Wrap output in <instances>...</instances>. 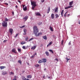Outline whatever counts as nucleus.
<instances>
[{
    "mask_svg": "<svg viewBox=\"0 0 80 80\" xmlns=\"http://www.w3.org/2000/svg\"><path fill=\"white\" fill-rule=\"evenodd\" d=\"M35 7H33V6L32 7V10H33L34 9V8H35Z\"/></svg>",
    "mask_w": 80,
    "mask_h": 80,
    "instance_id": "nucleus-49",
    "label": "nucleus"
},
{
    "mask_svg": "<svg viewBox=\"0 0 80 80\" xmlns=\"http://www.w3.org/2000/svg\"><path fill=\"white\" fill-rule=\"evenodd\" d=\"M12 14L13 15H14V12H12Z\"/></svg>",
    "mask_w": 80,
    "mask_h": 80,
    "instance_id": "nucleus-52",
    "label": "nucleus"
},
{
    "mask_svg": "<svg viewBox=\"0 0 80 80\" xmlns=\"http://www.w3.org/2000/svg\"><path fill=\"white\" fill-rule=\"evenodd\" d=\"M58 8H55V12H56V13H57L58 12Z\"/></svg>",
    "mask_w": 80,
    "mask_h": 80,
    "instance_id": "nucleus-22",
    "label": "nucleus"
},
{
    "mask_svg": "<svg viewBox=\"0 0 80 80\" xmlns=\"http://www.w3.org/2000/svg\"><path fill=\"white\" fill-rule=\"evenodd\" d=\"M2 24L3 27H7V22L4 21Z\"/></svg>",
    "mask_w": 80,
    "mask_h": 80,
    "instance_id": "nucleus-3",
    "label": "nucleus"
},
{
    "mask_svg": "<svg viewBox=\"0 0 80 80\" xmlns=\"http://www.w3.org/2000/svg\"><path fill=\"white\" fill-rule=\"evenodd\" d=\"M63 42H64L63 40H62L61 41V44L62 45H63Z\"/></svg>",
    "mask_w": 80,
    "mask_h": 80,
    "instance_id": "nucleus-42",
    "label": "nucleus"
},
{
    "mask_svg": "<svg viewBox=\"0 0 80 80\" xmlns=\"http://www.w3.org/2000/svg\"><path fill=\"white\" fill-rule=\"evenodd\" d=\"M52 42H51L49 44H48L47 46V47H49V46H50V45H52Z\"/></svg>",
    "mask_w": 80,
    "mask_h": 80,
    "instance_id": "nucleus-17",
    "label": "nucleus"
},
{
    "mask_svg": "<svg viewBox=\"0 0 80 80\" xmlns=\"http://www.w3.org/2000/svg\"><path fill=\"white\" fill-rule=\"evenodd\" d=\"M49 52H51L53 54V52L52 51V50L50 49L49 50Z\"/></svg>",
    "mask_w": 80,
    "mask_h": 80,
    "instance_id": "nucleus-38",
    "label": "nucleus"
},
{
    "mask_svg": "<svg viewBox=\"0 0 80 80\" xmlns=\"http://www.w3.org/2000/svg\"><path fill=\"white\" fill-rule=\"evenodd\" d=\"M28 18V16H25L23 18V19L24 20L25 22H26V21H27V20Z\"/></svg>",
    "mask_w": 80,
    "mask_h": 80,
    "instance_id": "nucleus-4",
    "label": "nucleus"
},
{
    "mask_svg": "<svg viewBox=\"0 0 80 80\" xmlns=\"http://www.w3.org/2000/svg\"><path fill=\"white\" fill-rule=\"evenodd\" d=\"M73 1H71L69 3V5H70V6H72V5H73Z\"/></svg>",
    "mask_w": 80,
    "mask_h": 80,
    "instance_id": "nucleus-16",
    "label": "nucleus"
},
{
    "mask_svg": "<svg viewBox=\"0 0 80 80\" xmlns=\"http://www.w3.org/2000/svg\"><path fill=\"white\" fill-rule=\"evenodd\" d=\"M27 65H30V64L29 63H27Z\"/></svg>",
    "mask_w": 80,
    "mask_h": 80,
    "instance_id": "nucleus-57",
    "label": "nucleus"
},
{
    "mask_svg": "<svg viewBox=\"0 0 80 80\" xmlns=\"http://www.w3.org/2000/svg\"><path fill=\"white\" fill-rule=\"evenodd\" d=\"M45 53H46V55H47V56H48V55H49V53H48V52H46Z\"/></svg>",
    "mask_w": 80,
    "mask_h": 80,
    "instance_id": "nucleus-30",
    "label": "nucleus"
},
{
    "mask_svg": "<svg viewBox=\"0 0 80 80\" xmlns=\"http://www.w3.org/2000/svg\"><path fill=\"white\" fill-rule=\"evenodd\" d=\"M22 48H23V49H24L25 50V49H26V48H25V46H23Z\"/></svg>",
    "mask_w": 80,
    "mask_h": 80,
    "instance_id": "nucleus-44",
    "label": "nucleus"
},
{
    "mask_svg": "<svg viewBox=\"0 0 80 80\" xmlns=\"http://www.w3.org/2000/svg\"><path fill=\"white\" fill-rule=\"evenodd\" d=\"M24 7L25 5H23V10H24V11H26V10H27V7L25 6V7L24 8Z\"/></svg>",
    "mask_w": 80,
    "mask_h": 80,
    "instance_id": "nucleus-7",
    "label": "nucleus"
},
{
    "mask_svg": "<svg viewBox=\"0 0 80 80\" xmlns=\"http://www.w3.org/2000/svg\"><path fill=\"white\" fill-rule=\"evenodd\" d=\"M37 55V53L35 52L34 55L35 56V55Z\"/></svg>",
    "mask_w": 80,
    "mask_h": 80,
    "instance_id": "nucleus-55",
    "label": "nucleus"
},
{
    "mask_svg": "<svg viewBox=\"0 0 80 80\" xmlns=\"http://www.w3.org/2000/svg\"><path fill=\"white\" fill-rule=\"evenodd\" d=\"M23 31L24 33V35H26V33H27V29H23Z\"/></svg>",
    "mask_w": 80,
    "mask_h": 80,
    "instance_id": "nucleus-13",
    "label": "nucleus"
},
{
    "mask_svg": "<svg viewBox=\"0 0 80 80\" xmlns=\"http://www.w3.org/2000/svg\"><path fill=\"white\" fill-rule=\"evenodd\" d=\"M51 18L53 19L54 18V14H51Z\"/></svg>",
    "mask_w": 80,
    "mask_h": 80,
    "instance_id": "nucleus-20",
    "label": "nucleus"
},
{
    "mask_svg": "<svg viewBox=\"0 0 80 80\" xmlns=\"http://www.w3.org/2000/svg\"><path fill=\"white\" fill-rule=\"evenodd\" d=\"M5 21H6V22H7V21H8V20H9V19H7V18H5Z\"/></svg>",
    "mask_w": 80,
    "mask_h": 80,
    "instance_id": "nucleus-34",
    "label": "nucleus"
},
{
    "mask_svg": "<svg viewBox=\"0 0 80 80\" xmlns=\"http://www.w3.org/2000/svg\"><path fill=\"white\" fill-rule=\"evenodd\" d=\"M48 78H50V77H48Z\"/></svg>",
    "mask_w": 80,
    "mask_h": 80,
    "instance_id": "nucleus-60",
    "label": "nucleus"
},
{
    "mask_svg": "<svg viewBox=\"0 0 80 80\" xmlns=\"http://www.w3.org/2000/svg\"><path fill=\"white\" fill-rule=\"evenodd\" d=\"M45 2V0H41V2L43 3V2Z\"/></svg>",
    "mask_w": 80,
    "mask_h": 80,
    "instance_id": "nucleus-50",
    "label": "nucleus"
},
{
    "mask_svg": "<svg viewBox=\"0 0 80 80\" xmlns=\"http://www.w3.org/2000/svg\"><path fill=\"white\" fill-rule=\"evenodd\" d=\"M71 7H72V6H69L65 8V9H68V8H71Z\"/></svg>",
    "mask_w": 80,
    "mask_h": 80,
    "instance_id": "nucleus-18",
    "label": "nucleus"
},
{
    "mask_svg": "<svg viewBox=\"0 0 80 80\" xmlns=\"http://www.w3.org/2000/svg\"><path fill=\"white\" fill-rule=\"evenodd\" d=\"M42 62L43 63H45V62H47V59L46 58H42Z\"/></svg>",
    "mask_w": 80,
    "mask_h": 80,
    "instance_id": "nucleus-6",
    "label": "nucleus"
},
{
    "mask_svg": "<svg viewBox=\"0 0 80 80\" xmlns=\"http://www.w3.org/2000/svg\"><path fill=\"white\" fill-rule=\"evenodd\" d=\"M13 30L12 29L10 28L9 29V32L10 33H11V34L12 35V33H13Z\"/></svg>",
    "mask_w": 80,
    "mask_h": 80,
    "instance_id": "nucleus-5",
    "label": "nucleus"
},
{
    "mask_svg": "<svg viewBox=\"0 0 80 80\" xmlns=\"http://www.w3.org/2000/svg\"><path fill=\"white\" fill-rule=\"evenodd\" d=\"M50 29L52 32H53V28H52V26L50 27Z\"/></svg>",
    "mask_w": 80,
    "mask_h": 80,
    "instance_id": "nucleus-15",
    "label": "nucleus"
},
{
    "mask_svg": "<svg viewBox=\"0 0 80 80\" xmlns=\"http://www.w3.org/2000/svg\"><path fill=\"white\" fill-rule=\"evenodd\" d=\"M18 2H19V3H20L21 2L20 1H18Z\"/></svg>",
    "mask_w": 80,
    "mask_h": 80,
    "instance_id": "nucleus-58",
    "label": "nucleus"
},
{
    "mask_svg": "<svg viewBox=\"0 0 80 80\" xmlns=\"http://www.w3.org/2000/svg\"><path fill=\"white\" fill-rule=\"evenodd\" d=\"M34 38H32L31 39H30L29 40V42H30V41H32V40H33Z\"/></svg>",
    "mask_w": 80,
    "mask_h": 80,
    "instance_id": "nucleus-33",
    "label": "nucleus"
},
{
    "mask_svg": "<svg viewBox=\"0 0 80 80\" xmlns=\"http://www.w3.org/2000/svg\"><path fill=\"white\" fill-rule=\"evenodd\" d=\"M31 5H32V7H36L37 6V5L36 4V2L32 1L31 2Z\"/></svg>",
    "mask_w": 80,
    "mask_h": 80,
    "instance_id": "nucleus-2",
    "label": "nucleus"
},
{
    "mask_svg": "<svg viewBox=\"0 0 80 80\" xmlns=\"http://www.w3.org/2000/svg\"><path fill=\"white\" fill-rule=\"evenodd\" d=\"M53 37H55V35H53Z\"/></svg>",
    "mask_w": 80,
    "mask_h": 80,
    "instance_id": "nucleus-64",
    "label": "nucleus"
},
{
    "mask_svg": "<svg viewBox=\"0 0 80 80\" xmlns=\"http://www.w3.org/2000/svg\"><path fill=\"white\" fill-rule=\"evenodd\" d=\"M66 13H67V12H66L65 13V14H64V17H66V16H67V15H66Z\"/></svg>",
    "mask_w": 80,
    "mask_h": 80,
    "instance_id": "nucleus-43",
    "label": "nucleus"
},
{
    "mask_svg": "<svg viewBox=\"0 0 80 80\" xmlns=\"http://www.w3.org/2000/svg\"><path fill=\"white\" fill-rule=\"evenodd\" d=\"M44 70H45V71L46 70V69L45 68L44 69Z\"/></svg>",
    "mask_w": 80,
    "mask_h": 80,
    "instance_id": "nucleus-61",
    "label": "nucleus"
},
{
    "mask_svg": "<svg viewBox=\"0 0 80 80\" xmlns=\"http://www.w3.org/2000/svg\"><path fill=\"white\" fill-rule=\"evenodd\" d=\"M18 62L20 63L21 65H22V62H21V61L20 60H19L18 61Z\"/></svg>",
    "mask_w": 80,
    "mask_h": 80,
    "instance_id": "nucleus-32",
    "label": "nucleus"
},
{
    "mask_svg": "<svg viewBox=\"0 0 80 80\" xmlns=\"http://www.w3.org/2000/svg\"><path fill=\"white\" fill-rule=\"evenodd\" d=\"M7 42V40H5L3 41V43H6Z\"/></svg>",
    "mask_w": 80,
    "mask_h": 80,
    "instance_id": "nucleus-45",
    "label": "nucleus"
},
{
    "mask_svg": "<svg viewBox=\"0 0 80 80\" xmlns=\"http://www.w3.org/2000/svg\"><path fill=\"white\" fill-rule=\"evenodd\" d=\"M4 4L6 5H8V3H4Z\"/></svg>",
    "mask_w": 80,
    "mask_h": 80,
    "instance_id": "nucleus-47",
    "label": "nucleus"
},
{
    "mask_svg": "<svg viewBox=\"0 0 80 80\" xmlns=\"http://www.w3.org/2000/svg\"><path fill=\"white\" fill-rule=\"evenodd\" d=\"M71 41H70L69 42V43H68V45H71Z\"/></svg>",
    "mask_w": 80,
    "mask_h": 80,
    "instance_id": "nucleus-46",
    "label": "nucleus"
},
{
    "mask_svg": "<svg viewBox=\"0 0 80 80\" xmlns=\"http://www.w3.org/2000/svg\"><path fill=\"white\" fill-rule=\"evenodd\" d=\"M64 12V11L63 10H62L61 12V15L62 16H63V12Z\"/></svg>",
    "mask_w": 80,
    "mask_h": 80,
    "instance_id": "nucleus-24",
    "label": "nucleus"
},
{
    "mask_svg": "<svg viewBox=\"0 0 80 80\" xmlns=\"http://www.w3.org/2000/svg\"><path fill=\"white\" fill-rule=\"evenodd\" d=\"M5 68V66H0V68H1V70H2V69H3V68Z\"/></svg>",
    "mask_w": 80,
    "mask_h": 80,
    "instance_id": "nucleus-21",
    "label": "nucleus"
},
{
    "mask_svg": "<svg viewBox=\"0 0 80 80\" xmlns=\"http://www.w3.org/2000/svg\"><path fill=\"white\" fill-rule=\"evenodd\" d=\"M39 64H37L35 65V67H39Z\"/></svg>",
    "mask_w": 80,
    "mask_h": 80,
    "instance_id": "nucleus-35",
    "label": "nucleus"
},
{
    "mask_svg": "<svg viewBox=\"0 0 80 80\" xmlns=\"http://www.w3.org/2000/svg\"><path fill=\"white\" fill-rule=\"evenodd\" d=\"M78 23L79 24H80V20H79L78 21Z\"/></svg>",
    "mask_w": 80,
    "mask_h": 80,
    "instance_id": "nucleus-53",
    "label": "nucleus"
},
{
    "mask_svg": "<svg viewBox=\"0 0 80 80\" xmlns=\"http://www.w3.org/2000/svg\"><path fill=\"white\" fill-rule=\"evenodd\" d=\"M25 43H26V42L24 41H22L21 42V45H23V44H25Z\"/></svg>",
    "mask_w": 80,
    "mask_h": 80,
    "instance_id": "nucleus-23",
    "label": "nucleus"
},
{
    "mask_svg": "<svg viewBox=\"0 0 80 80\" xmlns=\"http://www.w3.org/2000/svg\"><path fill=\"white\" fill-rule=\"evenodd\" d=\"M2 74L3 75H6V74H7V72L2 71Z\"/></svg>",
    "mask_w": 80,
    "mask_h": 80,
    "instance_id": "nucleus-9",
    "label": "nucleus"
},
{
    "mask_svg": "<svg viewBox=\"0 0 80 80\" xmlns=\"http://www.w3.org/2000/svg\"><path fill=\"white\" fill-rule=\"evenodd\" d=\"M25 27V25H24V26H22L20 27V28H24V27Z\"/></svg>",
    "mask_w": 80,
    "mask_h": 80,
    "instance_id": "nucleus-39",
    "label": "nucleus"
},
{
    "mask_svg": "<svg viewBox=\"0 0 80 80\" xmlns=\"http://www.w3.org/2000/svg\"><path fill=\"white\" fill-rule=\"evenodd\" d=\"M55 16L56 17V18H58V17H59V16L57 14H55Z\"/></svg>",
    "mask_w": 80,
    "mask_h": 80,
    "instance_id": "nucleus-27",
    "label": "nucleus"
},
{
    "mask_svg": "<svg viewBox=\"0 0 80 80\" xmlns=\"http://www.w3.org/2000/svg\"><path fill=\"white\" fill-rule=\"evenodd\" d=\"M36 14L38 16H41V14H40V13L39 12L36 13Z\"/></svg>",
    "mask_w": 80,
    "mask_h": 80,
    "instance_id": "nucleus-19",
    "label": "nucleus"
},
{
    "mask_svg": "<svg viewBox=\"0 0 80 80\" xmlns=\"http://www.w3.org/2000/svg\"><path fill=\"white\" fill-rule=\"evenodd\" d=\"M42 22H39L38 23V25H42Z\"/></svg>",
    "mask_w": 80,
    "mask_h": 80,
    "instance_id": "nucleus-36",
    "label": "nucleus"
},
{
    "mask_svg": "<svg viewBox=\"0 0 80 80\" xmlns=\"http://www.w3.org/2000/svg\"><path fill=\"white\" fill-rule=\"evenodd\" d=\"M34 57H35V55H34L32 56L31 57V58H34Z\"/></svg>",
    "mask_w": 80,
    "mask_h": 80,
    "instance_id": "nucleus-48",
    "label": "nucleus"
},
{
    "mask_svg": "<svg viewBox=\"0 0 80 80\" xmlns=\"http://www.w3.org/2000/svg\"><path fill=\"white\" fill-rule=\"evenodd\" d=\"M18 51L19 52H21V49L18 48Z\"/></svg>",
    "mask_w": 80,
    "mask_h": 80,
    "instance_id": "nucleus-37",
    "label": "nucleus"
},
{
    "mask_svg": "<svg viewBox=\"0 0 80 80\" xmlns=\"http://www.w3.org/2000/svg\"><path fill=\"white\" fill-rule=\"evenodd\" d=\"M15 7L16 8H18V6L17 5H16L15 6Z\"/></svg>",
    "mask_w": 80,
    "mask_h": 80,
    "instance_id": "nucleus-51",
    "label": "nucleus"
},
{
    "mask_svg": "<svg viewBox=\"0 0 80 80\" xmlns=\"http://www.w3.org/2000/svg\"><path fill=\"white\" fill-rule=\"evenodd\" d=\"M22 80H27L26 78L24 76H22Z\"/></svg>",
    "mask_w": 80,
    "mask_h": 80,
    "instance_id": "nucleus-14",
    "label": "nucleus"
},
{
    "mask_svg": "<svg viewBox=\"0 0 80 80\" xmlns=\"http://www.w3.org/2000/svg\"><path fill=\"white\" fill-rule=\"evenodd\" d=\"M9 74L11 75H14V73L12 72H11L10 73H9Z\"/></svg>",
    "mask_w": 80,
    "mask_h": 80,
    "instance_id": "nucleus-31",
    "label": "nucleus"
},
{
    "mask_svg": "<svg viewBox=\"0 0 80 80\" xmlns=\"http://www.w3.org/2000/svg\"><path fill=\"white\" fill-rule=\"evenodd\" d=\"M66 60H67V61L66 62L67 63L68 62V60H70V58L68 59V58H67V57L66 58Z\"/></svg>",
    "mask_w": 80,
    "mask_h": 80,
    "instance_id": "nucleus-25",
    "label": "nucleus"
},
{
    "mask_svg": "<svg viewBox=\"0 0 80 80\" xmlns=\"http://www.w3.org/2000/svg\"><path fill=\"white\" fill-rule=\"evenodd\" d=\"M44 77H45V76H44L43 77V78H44Z\"/></svg>",
    "mask_w": 80,
    "mask_h": 80,
    "instance_id": "nucleus-63",
    "label": "nucleus"
},
{
    "mask_svg": "<svg viewBox=\"0 0 80 80\" xmlns=\"http://www.w3.org/2000/svg\"><path fill=\"white\" fill-rule=\"evenodd\" d=\"M36 46H33L32 47V48H31V49H32V50H35V48H36Z\"/></svg>",
    "mask_w": 80,
    "mask_h": 80,
    "instance_id": "nucleus-26",
    "label": "nucleus"
},
{
    "mask_svg": "<svg viewBox=\"0 0 80 80\" xmlns=\"http://www.w3.org/2000/svg\"><path fill=\"white\" fill-rule=\"evenodd\" d=\"M54 60L56 61H57V62H58V60L57 58H56L55 60Z\"/></svg>",
    "mask_w": 80,
    "mask_h": 80,
    "instance_id": "nucleus-40",
    "label": "nucleus"
},
{
    "mask_svg": "<svg viewBox=\"0 0 80 80\" xmlns=\"http://www.w3.org/2000/svg\"><path fill=\"white\" fill-rule=\"evenodd\" d=\"M38 63H41L42 62V60H39V61H38Z\"/></svg>",
    "mask_w": 80,
    "mask_h": 80,
    "instance_id": "nucleus-28",
    "label": "nucleus"
},
{
    "mask_svg": "<svg viewBox=\"0 0 80 80\" xmlns=\"http://www.w3.org/2000/svg\"><path fill=\"white\" fill-rule=\"evenodd\" d=\"M43 39H44V40H47V36L45 35L44 36H43Z\"/></svg>",
    "mask_w": 80,
    "mask_h": 80,
    "instance_id": "nucleus-12",
    "label": "nucleus"
},
{
    "mask_svg": "<svg viewBox=\"0 0 80 80\" xmlns=\"http://www.w3.org/2000/svg\"><path fill=\"white\" fill-rule=\"evenodd\" d=\"M27 80H30V79H27Z\"/></svg>",
    "mask_w": 80,
    "mask_h": 80,
    "instance_id": "nucleus-59",
    "label": "nucleus"
},
{
    "mask_svg": "<svg viewBox=\"0 0 80 80\" xmlns=\"http://www.w3.org/2000/svg\"><path fill=\"white\" fill-rule=\"evenodd\" d=\"M28 37L27 36L25 38V41H27L28 40Z\"/></svg>",
    "mask_w": 80,
    "mask_h": 80,
    "instance_id": "nucleus-29",
    "label": "nucleus"
},
{
    "mask_svg": "<svg viewBox=\"0 0 80 80\" xmlns=\"http://www.w3.org/2000/svg\"><path fill=\"white\" fill-rule=\"evenodd\" d=\"M18 34H16V35L14 37L15 38H16V37H17L18 36Z\"/></svg>",
    "mask_w": 80,
    "mask_h": 80,
    "instance_id": "nucleus-41",
    "label": "nucleus"
},
{
    "mask_svg": "<svg viewBox=\"0 0 80 80\" xmlns=\"http://www.w3.org/2000/svg\"><path fill=\"white\" fill-rule=\"evenodd\" d=\"M14 78H17V76H15L14 77Z\"/></svg>",
    "mask_w": 80,
    "mask_h": 80,
    "instance_id": "nucleus-54",
    "label": "nucleus"
},
{
    "mask_svg": "<svg viewBox=\"0 0 80 80\" xmlns=\"http://www.w3.org/2000/svg\"><path fill=\"white\" fill-rule=\"evenodd\" d=\"M50 7H48V10L47 11V13H48L50 12Z\"/></svg>",
    "mask_w": 80,
    "mask_h": 80,
    "instance_id": "nucleus-11",
    "label": "nucleus"
},
{
    "mask_svg": "<svg viewBox=\"0 0 80 80\" xmlns=\"http://www.w3.org/2000/svg\"><path fill=\"white\" fill-rule=\"evenodd\" d=\"M27 78H32V76L31 75H29L27 76Z\"/></svg>",
    "mask_w": 80,
    "mask_h": 80,
    "instance_id": "nucleus-10",
    "label": "nucleus"
},
{
    "mask_svg": "<svg viewBox=\"0 0 80 80\" xmlns=\"http://www.w3.org/2000/svg\"><path fill=\"white\" fill-rule=\"evenodd\" d=\"M12 80H17V79L16 78H14L12 79Z\"/></svg>",
    "mask_w": 80,
    "mask_h": 80,
    "instance_id": "nucleus-56",
    "label": "nucleus"
},
{
    "mask_svg": "<svg viewBox=\"0 0 80 80\" xmlns=\"http://www.w3.org/2000/svg\"><path fill=\"white\" fill-rule=\"evenodd\" d=\"M33 32L35 36L36 37H38L39 35H41L42 34V33H38L39 31L37 28V27L35 26L33 28Z\"/></svg>",
    "mask_w": 80,
    "mask_h": 80,
    "instance_id": "nucleus-1",
    "label": "nucleus"
},
{
    "mask_svg": "<svg viewBox=\"0 0 80 80\" xmlns=\"http://www.w3.org/2000/svg\"><path fill=\"white\" fill-rule=\"evenodd\" d=\"M12 52H13L15 53H17L16 52V49L14 48L12 50Z\"/></svg>",
    "mask_w": 80,
    "mask_h": 80,
    "instance_id": "nucleus-8",
    "label": "nucleus"
},
{
    "mask_svg": "<svg viewBox=\"0 0 80 80\" xmlns=\"http://www.w3.org/2000/svg\"><path fill=\"white\" fill-rule=\"evenodd\" d=\"M68 15V16H69V15H70V14H69Z\"/></svg>",
    "mask_w": 80,
    "mask_h": 80,
    "instance_id": "nucleus-62",
    "label": "nucleus"
}]
</instances>
